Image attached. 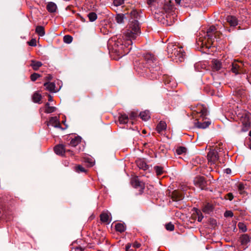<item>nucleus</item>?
<instances>
[{"mask_svg":"<svg viewBox=\"0 0 251 251\" xmlns=\"http://www.w3.org/2000/svg\"><path fill=\"white\" fill-rule=\"evenodd\" d=\"M54 150L56 154L60 155H64L66 151L65 147L62 144L56 145Z\"/></svg>","mask_w":251,"mask_h":251,"instance_id":"obj_15","label":"nucleus"},{"mask_svg":"<svg viewBox=\"0 0 251 251\" xmlns=\"http://www.w3.org/2000/svg\"><path fill=\"white\" fill-rule=\"evenodd\" d=\"M249 135L251 137V130L249 132Z\"/></svg>","mask_w":251,"mask_h":251,"instance_id":"obj_62","label":"nucleus"},{"mask_svg":"<svg viewBox=\"0 0 251 251\" xmlns=\"http://www.w3.org/2000/svg\"><path fill=\"white\" fill-rule=\"evenodd\" d=\"M174 9V7L172 1L167 0L162 7L155 10L154 13V18L163 24L165 23V18L167 19V22L169 20L171 22L172 19L174 20L176 16Z\"/></svg>","mask_w":251,"mask_h":251,"instance_id":"obj_2","label":"nucleus"},{"mask_svg":"<svg viewBox=\"0 0 251 251\" xmlns=\"http://www.w3.org/2000/svg\"><path fill=\"white\" fill-rule=\"evenodd\" d=\"M215 150L218 151V153H219L221 154V152L224 151V149L223 147H220L219 148H216Z\"/></svg>","mask_w":251,"mask_h":251,"instance_id":"obj_53","label":"nucleus"},{"mask_svg":"<svg viewBox=\"0 0 251 251\" xmlns=\"http://www.w3.org/2000/svg\"><path fill=\"white\" fill-rule=\"evenodd\" d=\"M240 120L243 124L242 131L243 132L247 131L251 125V119L249 114L246 111H244L240 116Z\"/></svg>","mask_w":251,"mask_h":251,"instance_id":"obj_6","label":"nucleus"},{"mask_svg":"<svg viewBox=\"0 0 251 251\" xmlns=\"http://www.w3.org/2000/svg\"><path fill=\"white\" fill-rule=\"evenodd\" d=\"M124 2V0H114L113 5L115 6H119L123 4Z\"/></svg>","mask_w":251,"mask_h":251,"instance_id":"obj_44","label":"nucleus"},{"mask_svg":"<svg viewBox=\"0 0 251 251\" xmlns=\"http://www.w3.org/2000/svg\"><path fill=\"white\" fill-rule=\"evenodd\" d=\"M213 210V206L211 204L209 203H207L204 205L202 209V211L203 212L209 214Z\"/></svg>","mask_w":251,"mask_h":251,"instance_id":"obj_30","label":"nucleus"},{"mask_svg":"<svg viewBox=\"0 0 251 251\" xmlns=\"http://www.w3.org/2000/svg\"><path fill=\"white\" fill-rule=\"evenodd\" d=\"M197 112L200 114V116L202 119H204V118H205V117L207 115V109L205 107H202V106H200V107L198 108Z\"/></svg>","mask_w":251,"mask_h":251,"instance_id":"obj_18","label":"nucleus"},{"mask_svg":"<svg viewBox=\"0 0 251 251\" xmlns=\"http://www.w3.org/2000/svg\"><path fill=\"white\" fill-rule=\"evenodd\" d=\"M115 228L117 231L120 232H123L126 230L125 225L120 223L116 224Z\"/></svg>","mask_w":251,"mask_h":251,"instance_id":"obj_29","label":"nucleus"},{"mask_svg":"<svg viewBox=\"0 0 251 251\" xmlns=\"http://www.w3.org/2000/svg\"><path fill=\"white\" fill-rule=\"evenodd\" d=\"M250 241H251V238L247 234H243L240 237V241L241 244L243 246H246L245 248H247V245L249 243H250Z\"/></svg>","mask_w":251,"mask_h":251,"instance_id":"obj_13","label":"nucleus"},{"mask_svg":"<svg viewBox=\"0 0 251 251\" xmlns=\"http://www.w3.org/2000/svg\"><path fill=\"white\" fill-rule=\"evenodd\" d=\"M29 46L32 47L36 46V40L35 39H32L30 41L27 42Z\"/></svg>","mask_w":251,"mask_h":251,"instance_id":"obj_45","label":"nucleus"},{"mask_svg":"<svg viewBox=\"0 0 251 251\" xmlns=\"http://www.w3.org/2000/svg\"><path fill=\"white\" fill-rule=\"evenodd\" d=\"M75 171L78 173H85L86 172V170L85 169V168L80 165L75 167Z\"/></svg>","mask_w":251,"mask_h":251,"instance_id":"obj_38","label":"nucleus"},{"mask_svg":"<svg viewBox=\"0 0 251 251\" xmlns=\"http://www.w3.org/2000/svg\"><path fill=\"white\" fill-rule=\"evenodd\" d=\"M35 32L40 36H43L45 34V29L43 26H37L36 27Z\"/></svg>","mask_w":251,"mask_h":251,"instance_id":"obj_28","label":"nucleus"},{"mask_svg":"<svg viewBox=\"0 0 251 251\" xmlns=\"http://www.w3.org/2000/svg\"><path fill=\"white\" fill-rule=\"evenodd\" d=\"M130 15L128 27L124 33V41L117 37H112L107 42L108 48L111 53H115L117 57L113 59L118 60L129 53L131 48L130 47L133 43L132 40L136 38L140 34V28L138 19L139 15L137 11L132 10Z\"/></svg>","mask_w":251,"mask_h":251,"instance_id":"obj_1","label":"nucleus"},{"mask_svg":"<svg viewBox=\"0 0 251 251\" xmlns=\"http://www.w3.org/2000/svg\"><path fill=\"white\" fill-rule=\"evenodd\" d=\"M137 116V114L135 112H132L130 115V117L131 118V119H134L135 118H136Z\"/></svg>","mask_w":251,"mask_h":251,"instance_id":"obj_52","label":"nucleus"},{"mask_svg":"<svg viewBox=\"0 0 251 251\" xmlns=\"http://www.w3.org/2000/svg\"><path fill=\"white\" fill-rule=\"evenodd\" d=\"M194 183L195 186L200 188L201 190L205 189L207 182L203 176H198L196 177L194 179Z\"/></svg>","mask_w":251,"mask_h":251,"instance_id":"obj_7","label":"nucleus"},{"mask_svg":"<svg viewBox=\"0 0 251 251\" xmlns=\"http://www.w3.org/2000/svg\"><path fill=\"white\" fill-rule=\"evenodd\" d=\"M59 120L57 117H51L49 122L48 123L47 125L49 126V125H51L52 126H54L56 124L59 122Z\"/></svg>","mask_w":251,"mask_h":251,"instance_id":"obj_31","label":"nucleus"},{"mask_svg":"<svg viewBox=\"0 0 251 251\" xmlns=\"http://www.w3.org/2000/svg\"><path fill=\"white\" fill-rule=\"evenodd\" d=\"M222 62V65L224 68H230L229 66L231 65V62H233L231 59L227 58L226 59Z\"/></svg>","mask_w":251,"mask_h":251,"instance_id":"obj_32","label":"nucleus"},{"mask_svg":"<svg viewBox=\"0 0 251 251\" xmlns=\"http://www.w3.org/2000/svg\"><path fill=\"white\" fill-rule=\"evenodd\" d=\"M44 86L46 87V89L50 92H56L55 90V84L53 82H46L44 83Z\"/></svg>","mask_w":251,"mask_h":251,"instance_id":"obj_22","label":"nucleus"},{"mask_svg":"<svg viewBox=\"0 0 251 251\" xmlns=\"http://www.w3.org/2000/svg\"><path fill=\"white\" fill-rule=\"evenodd\" d=\"M131 245L128 244L126 247V251H127V250L130 248Z\"/></svg>","mask_w":251,"mask_h":251,"instance_id":"obj_56","label":"nucleus"},{"mask_svg":"<svg viewBox=\"0 0 251 251\" xmlns=\"http://www.w3.org/2000/svg\"><path fill=\"white\" fill-rule=\"evenodd\" d=\"M181 0H175V1H176V3L177 4H178V5H180V4Z\"/></svg>","mask_w":251,"mask_h":251,"instance_id":"obj_58","label":"nucleus"},{"mask_svg":"<svg viewBox=\"0 0 251 251\" xmlns=\"http://www.w3.org/2000/svg\"><path fill=\"white\" fill-rule=\"evenodd\" d=\"M56 110V107L54 106H49V107L45 108V112L47 113H51L53 112Z\"/></svg>","mask_w":251,"mask_h":251,"instance_id":"obj_41","label":"nucleus"},{"mask_svg":"<svg viewBox=\"0 0 251 251\" xmlns=\"http://www.w3.org/2000/svg\"><path fill=\"white\" fill-rule=\"evenodd\" d=\"M131 184L133 187L135 188L143 190L144 189V183L139 180L137 177H134L131 181Z\"/></svg>","mask_w":251,"mask_h":251,"instance_id":"obj_10","label":"nucleus"},{"mask_svg":"<svg viewBox=\"0 0 251 251\" xmlns=\"http://www.w3.org/2000/svg\"><path fill=\"white\" fill-rule=\"evenodd\" d=\"M167 125L164 121H160L156 126V130L159 133L164 131L166 129Z\"/></svg>","mask_w":251,"mask_h":251,"instance_id":"obj_21","label":"nucleus"},{"mask_svg":"<svg viewBox=\"0 0 251 251\" xmlns=\"http://www.w3.org/2000/svg\"><path fill=\"white\" fill-rule=\"evenodd\" d=\"M229 67L230 68L231 67V71L232 72L234 73L235 75L239 74L242 72V63L241 62L239 63L235 61L231 62V65H230Z\"/></svg>","mask_w":251,"mask_h":251,"instance_id":"obj_9","label":"nucleus"},{"mask_svg":"<svg viewBox=\"0 0 251 251\" xmlns=\"http://www.w3.org/2000/svg\"><path fill=\"white\" fill-rule=\"evenodd\" d=\"M226 172L228 174H230L231 173V170L229 168H227L226 170Z\"/></svg>","mask_w":251,"mask_h":251,"instance_id":"obj_57","label":"nucleus"},{"mask_svg":"<svg viewBox=\"0 0 251 251\" xmlns=\"http://www.w3.org/2000/svg\"><path fill=\"white\" fill-rule=\"evenodd\" d=\"M167 51L168 57L178 59L179 62H182L184 60L185 52L182 47L172 43H169L167 46Z\"/></svg>","mask_w":251,"mask_h":251,"instance_id":"obj_3","label":"nucleus"},{"mask_svg":"<svg viewBox=\"0 0 251 251\" xmlns=\"http://www.w3.org/2000/svg\"><path fill=\"white\" fill-rule=\"evenodd\" d=\"M57 9L56 4L53 2H49L47 5V9L50 13H54Z\"/></svg>","mask_w":251,"mask_h":251,"instance_id":"obj_20","label":"nucleus"},{"mask_svg":"<svg viewBox=\"0 0 251 251\" xmlns=\"http://www.w3.org/2000/svg\"><path fill=\"white\" fill-rule=\"evenodd\" d=\"M197 214H198V222H201L203 218V216L202 215V214L201 213V214L200 215L199 213L198 212H197Z\"/></svg>","mask_w":251,"mask_h":251,"instance_id":"obj_50","label":"nucleus"},{"mask_svg":"<svg viewBox=\"0 0 251 251\" xmlns=\"http://www.w3.org/2000/svg\"><path fill=\"white\" fill-rule=\"evenodd\" d=\"M226 20L230 26L235 27L238 25L237 19L234 16H228L226 18Z\"/></svg>","mask_w":251,"mask_h":251,"instance_id":"obj_14","label":"nucleus"},{"mask_svg":"<svg viewBox=\"0 0 251 251\" xmlns=\"http://www.w3.org/2000/svg\"><path fill=\"white\" fill-rule=\"evenodd\" d=\"M64 42L67 44L71 43L73 41V37L69 35H66L63 37Z\"/></svg>","mask_w":251,"mask_h":251,"instance_id":"obj_35","label":"nucleus"},{"mask_svg":"<svg viewBox=\"0 0 251 251\" xmlns=\"http://www.w3.org/2000/svg\"><path fill=\"white\" fill-rule=\"evenodd\" d=\"M81 138L80 136H76L72 138L70 141V145L72 147L76 146L81 141Z\"/></svg>","mask_w":251,"mask_h":251,"instance_id":"obj_24","label":"nucleus"},{"mask_svg":"<svg viewBox=\"0 0 251 251\" xmlns=\"http://www.w3.org/2000/svg\"><path fill=\"white\" fill-rule=\"evenodd\" d=\"M40 76V75L37 73H33L30 75V79L32 81H35Z\"/></svg>","mask_w":251,"mask_h":251,"instance_id":"obj_42","label":"nucleus"},{"mask_svg":"<svg viewBox=\"0 0 251 251\" xmlns=\"http://www.w3.org/2000/svg\"><path fill=\"white\" fill-rule=\"evenodd\" d=\"M137 71H138V72L139 73H143V72H142L140 71L139 70H137Z\"/></svg>","mask_w":251,"mask_h":251,"instance_id":"obj_63","label":"nucleus"},{"mask_svg":"<svg viewBox=\"0 0 251 251\" xmlns=\"http://www.w3.org/2000/svg\"><path fill=\"white\" fill-rule=\"evenodd\" d=\"M226 217H232L233 216V213L231 211H226L224 214Z\"/></svg>","mask_w":251,"mask_h":251,"instance_id":"obj_46","label":"nucleus"},{"mask_svg":"<svg viewBox=\"0 0 251 251\" xmlns=\"http://www.w3.org/2000/svg\"><path fill=\"white\" fill-rule=\"evenodd\" d=\"M164 83L169 87L174 88L176 86V83L172 77L165 76L164 78Z\"/></svg>","mask_w":251,"mask_h":251,"instance_id":"obj_12","label":"nucleus"},{"mask_svg":"<svg viewBox=\"0 0 251 251\" xmlns=\"http://www.w3.org/2000/svg\"><path fill=\"white\" fill-rule=\"evenodd\" d=\"M71 251H83V249L81 247H77L73 248Z\"/></svg>","mask_w":251,"mask_h":251,"instance_id":"obj_47","label":"nucleus"},{"mask_svg":"<svg viewBox=\"0 0 251 251\" xmlns=\"http://www.w3.org/2000/svg\"><path fill=\"white\" fill-rule=\"evenodd\" d=\"M186 149L183 147H179L177 148L176 150V152L177 154H182L183 153H185L186 152Z\"/></svg>","mask_w":251,"mask_h":251,"instance_id":"obj_37","label":"nucleus"},{"mask_svg":"<svg viewBox=\"0 0 251 251\" xmlns=\"http://www.w3.org/2000/svg\"><path fill=\"white\" fill-rule=\"evenodd\" d=\"M219 154H218V151L216 150H210L207 154V159L208 163L211 165L214 164L218 160Z\"/></svg>","mask_w":251,"mask_h":251,"instance_id":"obj_8","label":"nucleus"},{"mask_svg":"<svg viewBox=\"0 0 251 251\" xmlns=\"http://www.w3.org/2000/svg\"><path fill=\"white\" fill-rule=\"evenodd\" d=\"M249 146V148L251 149V139L250 140Z\"/></svg>","mask_w":251,"mask_h":251,"instance_id":"obj_61","label":"nucleus"},{"mask_svg":"<svg viewBox=\"0 0 251 251\" xmlns=\"http://www.w3.org/2000/svg\"><path fill=\"white\" fill-rule=\"evenodd\" d=\"M227 199L229 201H231L233 199V196L231 193H229L226 195Z\"/></svg>","mask_w":251,"mask_h":251,"instance_id":"obj_49","label":"nucleus"},{"mask_svg":"<svg viewBox=\"0 0 251 251\" xmlns=\"http://www.w3.org/2000/svg\"><path fill=\"white\" fill-rule=\"evenodd\" d=\"M88 17L90 22H94L97 19V15L95 12H90L88 14Z\"/></svg>","mask_w":251,"mask_h":251,"instance_id":"obj_33","label":"nucleus"},{"mask_svg":"<svg viewBox=\"0 0 251 251\" xmlns=\"http://www.w3.org/2000/svg\"><path fill=\"white\" fill-rule=\"evenodd\" d=\"M144 59L146 67L151 73L159 70L160 67L158 66V62L154 56L151 53H146L144 55Z\"/></svg>","mask_w":251,"mask_h":251,"instance_id":"obj_5","label":"nucleus"},{"mask_svg":"<svg viewBox=\"0 0 251 251\" xmlns=\"http://www.w3.org/2000/svg\"><path fill=\"white\" fill-rule=\"evenodd\" d=\"M41 98L42 96L41 94L37 92H35L32 96V100L35 103H40Z\"/></svg>","mask_w":251,"mask_h":251,"instance_id":"obj_25","label":"nucleus"},{"mask_svg":"<svg viewBox=\"0 0 251 251\" xmlns=\"http://www.w3.org/2000/svg\"><path fill=\"white\" fill-rule=\"evenodd\" d=\"M49 106H50V104L48 102L46 103L45 105V108L49 107Z\"/></svg>","mask_w":251,"mask_h":251,"instance_id":"obj_59","label":"nucleus"},{"mask_svg":"<svg viewBox=\"0 0 251 251\" xmlns=\"http://www.w3.org/2000/svg\"><path fill=\"white\" fill-rule=\"evenodd\" d=\"M119 121L121 124H126L127 123L128 117L126 114H121L119 117Z\"/></svg>","mask_w":251,"mask_h":251,"instance_id":"obj_27","label":"nucleus"},{"mask_svg":"<svg viewBox=\"0 0 251 251\" xmlns=\"http://www.w3.org/2000/svg\"><path fill=\"white\" fill-rule=\"evenodd\" d=\"M141 246V244L140 243H138L137 242L136 243H134L133 244V247L134 248H140Z\"/></svg>","mask_w":251,"mask_h":251,"instance_id":"obj_51","label":"nucleus"},{"mask_svg":"<svg viewBox=\"0 0 251 251\" xmlns=\"http://www.w3.org/2000/svg\"><path fill=\"white\" fill-rule=\"evenodd\" d=\"M238 226L239 229L242 230L243 232H246L247 231L246 226L243 223L240 222L238 223Z\"/></svg>","mask_w":251,"mask_h":251,"instance_id":"obj_43","label":"nucleus"},{"mask_svg":"<svg viewBox=\"0 0 251 251\" xmlns=\"http://www.w3.org/2000/svg\"><path fill=\"white\" fill-rule=\"evenodd\" d=\"M211 122L209 121H205L203 122L197 121L195 123V126L197 128L204 129L209 126Z\"/></svg>","mask_w":251,"mask_h":251,"instance_id":"obj_16","label":"nucleus"},{"mask_svg":"<svg viewBox=\"0 0 251 251\" xmlns=\"http://www.w3.org/2000/svg\"><path fill=\"white\" fill-rule=\"evenodd\" d=\"M154 169L155 171L156 174L157 176L161 175L163 174V168L160 166H156L154 167Z\"/></svg>","mask_w":251,"mask_h":251,"instance_id":"obj_36","label":"nucleus"},{"mask_svg":"<svg viewBox=\"0 0 251 251\" xmlns=\"http://www.w3.org/2000/svg\"><path fill=\"white\" fill-rule=\"evenodd\" d=\"M140 117L143 120L146 121L150 118V112L148 110L142 112L140 113Z\"/></svg>","mask_w":251,"mask_h":251,"instance_id":"obj_26","label":"nucleus"},{"mask_svg":"<svg viewBox=\"0 0 251 251\" xmlns=\"http://www.w3.org/2000/svg\"><path fill=\"white\" fill-rule=\"evenodd\" d=\"M54 127H55V128H61V129H63L60 124V123L59 122H58L57 124H56L55 125H54Z\"/></svg>","mask_w":251,"mask_h":251,"instance_id":"obj_54","label":"nucleus"},{"mask_svg":"<svg viewBox=\"0 0 251 251\" xmlns=\"http://www.w3.org/2000/svg\"><path fill=\"white\" fill-rule=\"evenodd\" d=\"M200 65V63H197L195 65V68L196 69L197 67H198Z\"/></svg>","mask_w":251,"mask_h":251,"instance_id":"obj_60","label":"nucleus"},{"mask_svg":"<svg viewBox=\"0 0 251 251\" xmlns=\"http://www.w3.org/2000/svg\"><path fill=\"white\" fill-rule=\"evenodd\" d=\"M155 1L156 0H147V3L149 5L151 6L154 5Z\"/></svg>","mask_w":251,"mask_h":251,"instance_id":"obj_48","label":"nucleus"},{"mask_svg":"<svg viewBox=\"0 0 251 251\" xmlns=\"http://www.w3.org/2000/svg\"><path fill=\"white\" fill-rule=\"evenodd\" d=\"M100 220L107 224H109L111 222L109 214L108 213H102L100 215Z\"/></svg>","mask_w":251,"mask_h":251,"instance_id":"obj_23","label":"nucleus"},{"mask_svg":"<svg viewBox=\"0 0 251 251\" xmlns=\"http://www.w3.org/2000/svg\"><path fill=\"white\" fill-rule=\"evenodd\" d=\"M42 65V63L40 61L35 60H31L30 61V66H31L34 71H37Z\"/></svg>","mask_w":251,"mask_h":251,"instance_id":"obj_17","label":"nucleus"},{"mask_svg":"<svg viewBox=\"0 0 251 251\" xmlns=\"http://www.w3.org/2000/svg\"><path fill=\"white\" fill-rule=\"evenodd\" d=\"M48 100L50 101L53 100L52 97L50 95L48 96Z\"/></svg>","mask_w":251,"mask_h":251,"instance_id":"obj_55","label":"nucleus"},{"mask_svg":"<svg viewBox=\"0 0 251 251\" xmlns=\"http://www.w3.org/2000/svg\"><path fill=\"white\" fill-rule=\"evenodd\" d=\"M165 228L167 230L169 231H173L174 230V225L171 223L170 222L165 225Z\"/></svg>","mask_w":251,"mask_h":251,"instance_id":"obj_40","label":"nucleus"},{"mask_svg":"<svg viewBox=\"0 0 251 251\" xmlns=\"http://www.w3.org/2000/svg\"><path fill=\"white\" fill-rule=\"evenodd\" d=\"M136 164L138 167L143 170H147L149 169V167L147 163L142 159H139L136 161Z\"/></svg>","mask_w":251,"mask_h":251,"instance_id":"obj_19","label":"nucleus"},{"mask_svg":"<svg viewBox=\"0 0 251 251\" xmlns=\"http://www.w3.org/2000/svg\"><path fill=\"white\" fill-rule=\"evenodd\" d=\"M245 186L243 183H240L238 186V190L240 194H243L245 193Z\"/></svg>","mask_w":251,"mask_h":251,"instance_id":"obj_39","label":"nucleus"},{"mask_svg":"<svg viewBox=\"0 0 251 251\" xmlns=\"http://www.w3.org/2000/svg\"><path fill=\"white\" fill-rule=\"evenodd\" d=\"M124 15L123 14H118L115 17V20L118 24L124 23Z\"/></svg>","mask_w":251,"mask_h":251,"instance_id":"obj_34","label":"nucleus"},{"mask_svg":"<svg viewBox=\"0 0 251 251\" xmlns=\"http://www.w3.org/2000/svg\"><path fill=\"white\" fill-rule=\"evenodd\" d=\"M212 69L214 71H219L224 68L221 61L218 59H213L212 61Z\"/></svg>","mask_w":251,"mask_h":251,"instance_id":"obj_11","label":"nucleus"},{"mask_svg":"<svg viewBox=\"0 0 251 251\" xmlns=\"http://www.w3.org/2000/svg\"><path fill=\"white\" fill-rule=\"evenodd\" d=\"M219 34V32L217 31L216 27L214 25L210 26L206 31L207 39L206 40L205 38L204 40H202L201 41V45L202 46H205L206 48H208L211 47V45H214L215 46V39L217 40V36H218Z\"/></svg>","mask_w":251,"mask_h":251,"instance_id":"obj_4","label":"nucleus"}]
</instances>
